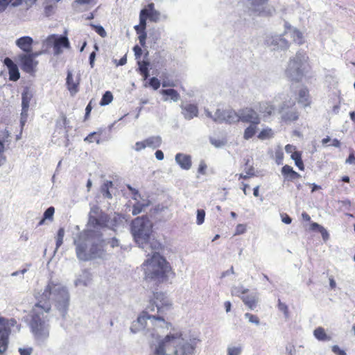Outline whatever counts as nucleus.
<instances>
[{"label": "nucleus", "instance_id": "obj_22", "mask_svg": "<svg viewBox=\"0 0 355 355\" xmlns=\"http://www.w3.org/2000/svg\"><path fill=\"white\" fill-rule=\"evenodd\" d=\"M33 93L29 87H25L21 94V107L24 109V113L28 112L30 102L33 98Z\"/></svg>", "mask_w": 355, "mask_h": 355}, {"label": "nucleus", "instance_id": "obj_62", "mask_svg": "<svg viewBox=\"0 0 355 355\" xmlns=\"http://www.w3.org/2000/svg\"><path fill=\"white\" fill-rule=\"evenodd\" d=\"M322 236V239L324 240V241H327L329 237V233L327 232V231L326 230V229L324 227H320V230L319 231Z\"/></svg>", "mask_w": 355, "mask_h": 355}, {"label": "nucleus", "instance_id": "obj_64", "mask_svg": "<svg viewBox=\"0 0 355 355\" xmlns=\"http://www.w3.org/2000/svg\"><path fill=\"white\" fill-rule=\"evenodd\" d=\"M346 163L355 164V156L354 154H350L348 158L346 159Z\"/></svg>", "mask_w": 355, "mask_h": 355}, {"label": "nucleus", "instance_id": "obj_34", "mask_svg": "<svg viewBox=\"0 0 355 355\" xmlns=\"http://www.w3.org/2000/svg\"><path fill=\"white\" fill-rule=\"evenodd\" d=\"M258 124H250L243 132V138L246 140L251 139L257 132Z\"/></svg>", "mask_w": 355, "mask_h": 355}, {"label": "nucleus", "instance_id": "obj_52", "mask_svg": "<svg viewBox=\"0 0 355 355\" xmlns=\"http://www.w3.org/2000/svg\"><path fill=\"white\" fill-rule=\"evenodd\" d=\"M278 309L284 313L285 318H288L289 313L288 306L286 304L282 302L279 300L278 303Z\"/></svg>", "mask_w": 355, "mask_h": 355}, {"label": "nucleus", "instance_id": "obj_49", "mask_svg": "<svg viewBox=\"0 0 355 355\" xmlns=\"http://www.w3.org/2000/svg\"><path fill=\"white\" fill-rule=\"evenodd\" d=\"M91 26L95 30V31L102 37H105L107 35L106 31L104 28L100 25L91 24Z\"/></svg>", "mask_w": 355, "mask_h": 355}, {"label": "nucleus", "instance_id": "obj_30", "mask_svg": "<svg viewBox=\"0 0 355 355\" xmlns=\"http://www.w3.org/2000/svg\"><path fill=\"white\" fill-rule=\"evenodd\" d=\"M113 187L112 181L106 180L101 187V193L105 198L112 199V196L110 189Z\"/></svg>", "mask_w": 355, "mask_h": 355}, {"label": "nucleus", "instance_id": "obj_63", "mask_svg": "<svg viewBox=\"0 0 355 355\" xmlns=\"http://www.w3.org/2000/svg\"><path fill=\"white\" fill-rule=\"evenodd\" d=\"M95 58H96V53L94 51H93L89 55V64L92 68L94 67Z\"/></svg>", "mask_w": 355, "mask_h": 355}, {"label": "nucleus", "instance_id": "obj_32", "mask_svg": "<svg viewBox=\"0 0 355 355\" xmlns=\"http://www.w3.org/2000/svg\"><path fill=\"white\" fill-rule=\"evenodd\" d=\"M313 335L318 340L320 341H329L331 336H328L322 327H318L313 331Z\"/></svg>", "mask_w": 355, "mask_h": 355}, {"label": "nucleus", "instance_id": "obj_26", "mask_svg": "<svg viewBox=\"0 0 355 355\" xmlns=\"http://www.w3.org/2000/svg\"><path fill=\"white\" fill-rule=\"evenodd\" d=\"M160 92L162 95L166 96L164 98V101H168L170 99L173 102H178L180 98V94L174 89H162Z\"/></svg>", "mask_w": 355, "mask_h": 355}, {"label": "nucleus", "instance_id": "obj_59", "mask_svg": "<svg viewBox=\"0 0 355 355\" xmlns=\"http://www.w3.org/2000/svg\"><path fill=\"white\" fill-rule=\"evenodd\" d=\"M128 188L132 192V193L133 194L132 198L134 200H137L138 198H141V195L139 194V193L138 192L137 190H136L135 189L132 188L130 185H128Z\"/></svg>", "mask_w": 355, "mask_h": 355}, {"label": "nucleus", "instance_id": "obj_28", "mask_svg": "<svg viewBox=\"0 0 355 355\" xmlns=\"http://www.w3.org/2000/svg\"><path fill=\"white\" fill-rule=\"evenodd\" d=\"M298 103L306 107L311 104L309 91L306 87L302 88L299 92Z\"/></svg>", "mask_w": 355, "mask_h": 355}, {"label": "nucleus", "instance_id": "obj_23", "mask_svg": "<svg viewBox=\"0 0 355 355\" xmlns=\"http://www.w3.org/2000/svg\"><path fill=\"white\" fill-rule=\"evenodd\" d=\"M92 279V275L90 272L86 270H84L78 276L76 279L74 281V285L76 286H87Z\"/></svg>", "mask_w": 355, "mask_h": 355}, {"label": "nucleus", "instance_id": "obj_44", "mask_svg": "<svg viewBox=\"0 0 355 355\" xmlns=\"http://www.w3.org/2000/svg\"><path fill=\"white\" fill-rule=\"evenodd\" d=\"M146 10H141L139 15V25L141 26V31H145L146 26V18L148 16H146Z\"/></svg>", "mask_w": 355, "mask_h": 355}, {"label": "nucleus", "instance_id": "obj_38", "mask_svg": "<svg viewBox=\"0 0 355 355\" xmlns=\"http://www.w3.org/2000/svg\"><path fill=\"white\" fill-rule=\"evenodd\" d=\"M248 292V288H245L243 286H234L232 288V294L235 296L240 297L245 295Z\"/></svg>", "mask_w": 355, "mask_h": 355}, {"label": "nucleus", "instance_id": "obj_36", "mask_svg": "<svg viewBox=\"0 0 355 355\" xmlns=\"http://www.w3.org/2000/svg\"><path fill=\"white\" fill-rule=\"evenodd\" d=\"M22 0H0V11L4 10L9 4L16 7L19 6Z\"/></svg>", "mask_w": 355, "mask_h": 355}, {"label": "nucleus", "instance_id": "obj_3", "mask_svg": "<svg viewBox=\"0 0 355 355\" xmlns=\"http://www.w3.org/2000/svg\"><path fill=\"white\" fill-rule=\"evenodd\" d=\"M153 295V299L146 308V311H143L137 320L132 322L130 331L133 334L143 331L147 327L146 335L152 338H157L160 333V329L168 328L169 324L164 320L163 317L151 315L148 312L154 311L156 309L157 313L162 314L171 307V302L164 293L157 292Z\"/></svg>", "mask_w": 355, "mask_h": 355}, {"label": "nucleus", "instance_id": "obj_56", "mask_svg": "<svg viewBox=\"0 0 355 355\" xmlns=\"http://www.w3.org/2000/svg\"><path fill=\"white\" fill-rule=\"evenodd\" d=\"M146 37H147V34L145 32V31H141V33L139 34V43L141 44V46L143 47L146 44Z\"/></svg>", "mask_w": 355, "mask_h": 355}, {"label": "nucleus", "instance_id": "obj_29", "mask_svg": "<svg viewBox=\"0 0 355 355\" xmlns=\"http://www.w3.org/2000/svg\"><path fill=\"white\" fill-rule=\"evenodd\" d=\"M282 173L284 175H286L290 180H294L300 178V175L295 171L293 168L288 165H285L282 167Z\"/></svg>", "mask_w": 355, "mask_h": 355}, {"label": "nucleus", "instance_id": "obj_14", "mask_svg": "<svg viewBox=\"0 0 355 355\" xmlns=\"http://www.w3.org/2000/svg\"><path fill=\"white\" fill-rule=\"evenodd\" d=\"M21 69L28 73L35 71L38 62L33 59V55L27 54H21L19 55Z\"/></svg>", "mask_w": 355, "mask_h": 355}, {"label": "nucleus", "instance_id": "obj_5", "mask_svg": "<svg viewBox=\"0 0 355 355\" xmlns=\"http://www.w3.org/2000/svg\"><path fill=\"white\" fill-rule=\"evenodd\" d=\"M160 251L148 250V258L142 264L145 279L156 284L167 282L171 272L169 263L160 254Z\"/></svg>", "mask_w": 355, "mask_h": 355}, {"label": "nucleus", "instance_id": "obj_16", "mask_svg": "<svg viewBox=\"0 0 355 355\" xmlns=\"http://www.w3.org/2000/svg\"><path fill=\"white\" fill-rule=\"evenodd\" d=\"M255 108L263 117L270 116L275 113V106L270 101H261L255 105Z\"/></svg>", "mask_w": 355, "mask_h": 355}, {"label": "nucleus", "instance_id": "obj_46", "mask_svg": "<svg viewBox=\"0 0 355 355\" xmlns=\"http://www.w3.org/2000/svg\"><path fill=\"white\" fill-rule=\"evenodd\" d=\"M55 212V209L53 207H49L44 213V218L40 222V225L43 223L44 220L45 219H51L53 218V214Z\"/></svg>", "mask_w": 355, "mask_h": 355}, {"label": "nucleus", "instance_id": "obj_6", "mask_svg": "<svg viewBox=\"0 0 355 355\" xmlns=\"http://www.w3.org/2000/svg\"><path fill=\"white\" fill-rule=\"evenodd\" d=\"M130 232L138 246L145 252L148 250H162V244L152 236L153 223L148 216L135 218L130 225Z\"/></svg>", "mask_w": 355, "mask_h": 355}, {"label": "nucleus", "instance_id": "obj_51", "mask_svg": "<svg viewBox=\"0 0 355 355\" xmlns=\"http://www.w3.org/2000/svg\"><path fill=\"white\" fill-rule=\"evenodd\" d=\"M74 3L85 5L86 7L84 8V10H87L89 8L87 6H93L95 4V0H76Z\"/></svg>", "mask_w": 355, "mask_h": 355}, {"label": "nucleus", "instance_id": "obj_24", "mask_svg": "<svg viewBox=\"0 0 355 355\" xmlns=\"http://www.w3.org/2000/svg\"><path fill=\"white\" fill-rule=\"evenodd\" d=\"M241 300L250 309L254 310L257 307L259 298L257 294H250L242 295Z\"/></svg>", "mask_w": 355, "mask_h": 355}, {"label": "nucleus", "instance_id": "obj_61", "mask_svg": "<svg viewBox=\"0 0 355 355\" xmlns=\"http://www.w3.org/2000/svg\"><path fill=\"white\" fill-rule=\"evenodd\" d=\"M282 220L283 223L286 224H290L292 222L291 218L286 214H284L281 215Z\"/></svg>", "mask_w": 355, "mask_h": 355}, {"label": "nucleus", "instance_id": "obj_60", "mask_svg": "<svg viewBox=\"0 0 355 355\" xmlns=\"http://www.w3.org/2000/svg\"><path fill=\"white\" fill-rule=\"evenodd\" d=\"M19 352L20 355H31L33 352L32 347H26V348H19Z\"/></svg>", "mask_w": 355, "mask_h": 355}, {"label": "nucleus", "instance_id": "obj_25", "mask_svg": "<svg viewBox=\"0 0 355 355\" xmlns=\"http://www.w3.org/2000/svg\"><path fill=\"white\" fill-rule=\"evenodd\" d=\"M150 200L147 199H143L141 201H139L138 199L137 202L132 207V215L136 216L142 211H144L146 208L150 205Z\"/></svg>", "mask_w": 355, "mask_h": 355}, {"label": "nucleus", "instance_id": "obj_42", "mask_svg": "<svg viewBox=\"0 0 355 355\" xmlns=\"http://www.w3.org/2000/svg\"><path fill=\"white\" fill-rule=\"evenodd\" d=\"M112 94L110 92L107 91L103 95L100 104L101 105H107L112 102Z\"/></svg>", "mask_w": 355, "mask_h": 355}, {"label": "nucleus", "instance_id": "obj_50", "mask_svg": "<svg viewBox=\"0 0 355 355\" xmlns=\"http://www.w3.org/2000/svg\"><path fill=\"white\" fill-rule=\"evenodd\" d=\"M123 217L121 215L116 214L114 215L113 218H112V222L114 223L112 224V226H113L112 229L114 230H115V227H116L120 223L123 222Z\"/></svg>", "mask_w": 355, "mask_h": 355}, {"label": "nucleus", "instance_id": "obj_48", "mask_svg": "<svg viewBox=\"0 0 355 355\" xmlns=\"http://www.w3.org/2000/svg\"><path fill=\"white\" fill-rule=\"evenodd\" d=\"M205 211L204 209L197 210L196 223L198 225H202L205 221Z\"/></svg>", "mask_w": 355, "mask_h": 355}, {"label": "nucleus", "instance_id": "obj_55", "mask_svg": "<svg viewBox=\"0 0 355 355\" xmlns=\"http://www.w3.org/2000/svg\"><path fill=\"white\" fill-rule=\"evenodd\" d=\"M133 51L135 53V56L136 60H139L141 55L142 54V49L138 45H136L133 47Z\"/></svg>", "mask_w": 355, "mask_h": 355}, {"label": "nucleus", "instance_id": "obj_13", "mask_svg": "<svg viewBox=\"0 0 355 355\" xmlns=\"http://www.w3.org/2000/svg\"><path fill=\"white\" fill-rule=\"evenodd\" d=\"M245 6L248 11L256 15H266L265 6L268 0H244Z\"/></svg>", "mask_w": 355, "mask_h": 355}, {"label": "nucleus", "instance_id": "obj_33", "mask_svg": "<svg viewBox=\"0 0 355 355\" xmlns=\"http://www.w3.org/2000/svg\"><path fill=\"white\" fill-rule=\"evenodd\" d=\"M147 147L157 148L161 146L162 138L159 136H153L146 139Z\"/></svg>", "mask_w": 355, "mask_h": 355}, {"label": "nucleus", "instance_id": "obj_7", "mask_svg": "<svg viewBox=\"0 0 355 355\" xmlns=\"http://www.w3.org/2000/svg\"><path fill=\"white\" fill-rule=\"evenodd\" d=\"M288 37L293 38V42L298 44L304 43L303 34L297 28L286 25L282 34L268 36L266 40V44L272 51H286L290 45L287 39Z\"/></svg>", "mask_w": 355, "mask_h": 355}, {"label": "nucleus", "instance_id": "obj_58", "mask_svg": "<svg viewBox=\"0 0 355 355\" xmlns=\"http://www.w3.org/2000/svg\"><path fill=\"white\" fill-rule=\"evenodd\" d=\"M207 164L204 161H201L199 164L198 172L202 175H205L206 173Z\"/></svg>", "mask_w": 355, "mask_h": 355}, {"label": "nucleus", "instance_id": "obj_2", "mask_svg": "<svg viewBox=\"0 0 355 355\" xmlns=\"http://www.w3.org/2000/svg\"><path fill=\"white\" fill-rule=\"evenodd\" d=\"M101 214L98 206H92L89 214L87 229L80 233L73 241L77 258L80 261L101 258L104 254L106 241L103 239L99 230L104 227L107 216L98 218Z\"/></svg>", "mask_w": 355, "mask_h": 355}, {"label": "nucleus", "instance_id": "obj_8", "mask_svg": "<svg viewBox=\"0 0 355 355\" xmlns=\"http://www.w3.org/2000/svg\"><path fill=\"white\" fill-rule=\"evenodd\" d=\"M307 60L308 56L302 51H297L293 57L290 58L285 70L286 77L292 81L301 80L304 76Z\"/></svg>", "mask_w": 355, "mask_h": 355}, {"label": "nucleus", "instance_id": "obj_47", "mask_svg": "<svg viewBox=\"0 0 355 355\" xmlns=\"http://www.w3.org/2000/svg\"><path fill=\"white\" fill-rule=\"evenodd\" d=\"M244 316L246 319L248 320V321L254 324L255 325H257V326L259 325L260 320L257 315H252L250 313H245Z\"/></svg>", "mask_w": 355, "mask_h": 355}, {"label": "nucleus", "instance_id": "obj_31", "mask_svg": "<svg viewBox=\"0 0 355 355\" xmlns=\"http://www.w3.org/2000/svg\"><path fill=\"white\" fill-rule=\"evenodd\" d=\"M137 64L139 65V71L143 76L144 79L146 80L150 76L148 70V66L150 64L149 62L138 60Z\"/></svg>", "mask_w": 355, "mask_h": 355}, {"label": "nucleus", "instance_id": "obj_17", "mask_svg": "<svg viewBox=\"0 0 355 355\" xmlns=\"http://www.w3.org/2000/svg\"><path fill=\"white\" fill-rule=\"evenodd\" d=\"M175 162L183 169L188 171L191 168L192 160L191 157L189 155L184 153H177L175 156Z\"/></svg>", "mask_w": 355, "mask_h": 355}, {"label": "nucleus", "instance_id": "obj_27", "mask_svg": "<svg viewBox=\"0 0 355 355\" xmlns=\"http://www.w3.org/2000/svg\"><path fill=\"white\" fill-rule=\"evenodd\" d=\"M205 113L207 117L211 119L216 123H222L224 122V118H223V110L217 109L214 114H212L210 111L205 109Z\"/></svg>", "mask_w": 355, "mask_h": 355}, {"label": "nucleus", "instance_id": "obj_41", "mask_svg": "<svg viewBox=\"0 0 355 355\" xmlns=\"http://www.w3.org/2000/svg\"><path fill=\"white\" fill-rule=\"evenodd\" d=\"M84 141L87 143H92L96 141L97 144H100L101 142L99 137L97 135V132H91L89 135H88L85 138Z\"/></svg>", "mask_w": 355, "mask_h": 355}, {"label": "nucleus", "instance_id": "obj_11", "mask_svg": "<svg viewBox=\"0 0 355 355\" xmlns=\"http://www.w3.org/2000/svg\"><path fill=\"white\" fill-rule=\"evenodd\" d=\"M69 46L68 38L63 35H51L43 42V46L46 49L53 47V53L57 55L62 53L61 47L69 48Z\"/></svg>", "mask_w": 355, "mask_h": 355}, {"label": "nucleus", "instance_id": "obj_57", "mask_svg": "<svg viewBox=\"0 0 355 355\" xmlns=\"http://www.w3.org/2000/svg\"><path fill=\"white\" fill-rule=\"evenodd\" d=\"M331 350L334 353L338 355H347L345 352L341 349L338 345H334L331 347Z\"/></svg>", "mask_w": 355, "mask_h": 355}, {"label": "nucleus", "instance_id": "obj_37", "mask_svg": "<svg viewBox=\"0 0 355 355\" xmlns=\"http://www.w3.org/2000/svg\"><path fill=\"white\" fill-rule=\"evenodd\" d=\"M291 158L295 161L296 166H297L300 170L303 171L304 167L301 158V154L299 152L295 151L292 153Z\"/></svg>", "mask_w": 355, "mask_h": 355}, {"label": "nucleus", "instance_id": "obj_4", "mask_svg": "<svg viewBox=\"0 0 355 355\" xmlns=\"http://www.w3.org/2000/svg\"><path fill=\"white\" fill-rule=\"evenodd\" d=\"M199 340L194 335L173 330L151 344L154 355H192Z\"/></svg>", "mask_w": 355, "mask_h": 355}, {"label": "nucleus", "instance_id": "obj_43", "mask_svg": "<svg viewBox=\"0 0 355 355\" xmlns=\"http://www.w3.org/2000/svg\"><path fill=\"white\" fill-rule=\"evenodd\" d=\"M242 352L241 346H229L227 349V355H240Z\"/></svg>", "mask_w": 355, "mask_h": 355}, {"label": "nucleus", "instance_id": "obj_40", "mask_svg": "<svg viewBox=\"0 0 355 355\" xmlns=\"http://www.w3.org/2000/svg\"><path fill=\"white\" fill-rule=\"evenodd\" d=\"M64 236V230L63 228H60L56 237V248L55 249V252L58 250V248L62 245L63 243V238Z\"/></svg>", "mask_w": 355, "mask_h": 355}, {"label": "nucleus", "instance_id": "obj_12", "mask_svg": "<svg viewBox=\"0 0 355 355\" xmlns=\"http://www.w3.org/2000/svg\"><path fill=\"white\" fill-rule=\"evenodd\" d=\"M239 121L250 124H259L261 118L256 110L246 107L239 110Z\"/></svg>", "mask_w": 355, "mask_h": 355}, {"label": "nucleus", "instance_id": "obj_18", "mask_svg": "<svg viewBox=\"0 0 355 355\" xmlns=\"http://www.w3.org/2000/svg\"><path fill=\"white\" fill-rule=\"evenodd\" d=\"M79 82V77H74L72 74V72L68 71L66 83L67 85V88L72 96H73L78 92Z\"/></svg>", "mask_w": 355, "mask_h": 355}, {"label": "nucleus", "instance_id": "obj_53", "mask_svg": "<svg viewBox=\"0 0 355 355\" xmlns=\"http://www.w3.org/2000/svg\"><path fill=\"white\" fill-rule=\"evenodd\" d=\"M149 85L156 90L159 87L160 82L157 78L153 77L149 80Z\"/></svg>", "mask_w": 355, "mask_h": 355}, {"label": "nucleus", "instance_id": "obj_21", "mask_svg": "<svg viewBox=\"0 0 355 355\" xmlns=\"http://www.w3.org/2000/svg\"><path fill=\"white\" fill-rule=\"evenodd\" d=\"M224 122L228 124L236 123L239 121V111L232 109L223 110Z\"/></svg>", "mask_w": 355, "mask_h": 355}, {"label": "nucleus", "instance_id": "obj_35", "mask_svg": "<svg viewBox=\"0 0 355 355\" xmlns=\"http://www.w3.org/2000/svg\"><path fill=\"white\" fill-rule=\"evenodd\" d=\"M146 16H148V18L153 22H158L161 20L162 18L166 19L167 18L166 15L162 16L161 13L158 10H153L152 12H149Z\"/></svg>", "mask_w": 355, "mask_h": 355}, {"label": "nucleus", "instance_id": "obj_45", "mask_svg": "<svg viewBox=\"0 0 355 355\" xmlns=\"http://www.w3.org/2000/svg\"><path fill=\"white\" fill-rule=\"evenodd\" d=\"M272 129L270 128H266V129H263L262 130L259 135H258V138L260 139H267V138H269L270 137H272Z\"/></svg>", "mask_w": 355, "mask_h": 355}, {"label": "nucleus", "instance_id": "obj_39", "mask_svg": "<svg viewBox=\"0 0 355 355\" xmlns=\"http://www.w3.org/2000/svg\"><path fill=\"white\" fill-rule=\"evenodd\" d=\"M5 138L0 139V166L3 165L6 162V157L4 154L5 152Z\"/></svg>", "mask_w": 355, "mask_h": 355}, {"label": "nucleus", "instance_id": "obj_1", "mask_svg": "<svg viewBox=\"0 0 355 355\" xmlns=\"http://www.w3.org/2000/svg\"><path fill=\"white\" fill-rule=\"evenodd\" d=\"M51 302L54 303L60 315L64 318L69 306V292L61 283L50 280L43 293L37 297L29 323L31 331L38 345L45 343L49 338L50 324L47 315L51 309Z\"/></svg>", "mask_w": 355, "mask_h": 355}, {"label": "nucleus", "instance_id": "obj_9", "mask_svg": "<svg viewBox=\"0 0 355 355\" xmlns=\"http://www.w3.org/2000/svg\"><path fill=\"white\" fill-rule=\"evenodd\" d=\"M14 327H16L17 331H19L17 321L14 318L0 317V354L6 351L11 328Z\"/></svg>", "mask_w": 355, "mask_h": 355}, {"label": "nucleus", "instance_id": "obj_10", "mask_svg": "<svg viewBox=\"0 0 355 355\" xmlns=\"http://www.w3.org/2000/svg\"><path fill=\"white\" fill-rule=\"evenodd\" d=\"M279 112L282 119L286 123L295 121L299 118V112L295 107V100L285 98L279 106Z\"/></svg>", "mask_w": 355, "mask_h": 355}, {"label": "nucleus", "instance_id": "obj_54", "mask_svg": "<svg viewBox=\"0 0 355 355\" xmlns=\"http://www.w3.org/2000/svg\"><path fill=\"white\" fill-rule=\"evenodd\" d=\"M147 147L146 139L141 141H137L135 146V150L136 151H140Z\"/></svg>", "mask_w": 355, "mask_h": 355}, {"label": "nucleus", "instance_id": "obj_19", "mask_svg": "<svg viewBox=\"0 0 355 355\" xmlns=\"http://www.w3.org/2000/svg\"><path fill=\"white\" fill-rule=\"evenodd\" d=\"M3 62L8 69L10 80L17 81L20 77L17 66L9 58H5Z\"/></svg>", "mask_w": 355, "mask_h": 355}, {"label": "nucleus", "instance_id": "obj_15", "mask_svg": "<svg viewBox=\"0 0 355 355\" xmlns=\"http://www.w3.org/2000/svg\"><path fill=\"white\" fill-rule=\"evenodd\" d=\"M181 114L186 120H191L198 115V107L195 104L186 103L180 105Z\"/></svg>", "mask_w": 355, "mask_h": 355}, {"label": "nucleus", "instance_id": "obj_20", "mask_svg": "<svg viewBox=\"0 0 355 355\" xmlns=\"http://www.w3.org/2000/svg\"><path fill=\"white\" fill-rule=\"evenodd\" d=\"M33 43V40L29 36L21 37L15 42L16 45L26 53L31 52Z\"/></svg>", "mask_w": 355, "mask_h": 355}]
</instances>
